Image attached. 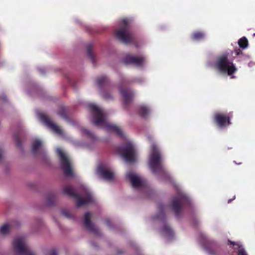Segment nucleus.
I'll use <instances>...</instances> for the list:
<instances>
[{"instance_id":"44","label":"nucleus","mask_w":255,"mask_h":255,"mask_svg":"<svg viewBox=\"0 0 255 255\" xmlns=\"http://www.w3.org/2000/svg\"><path fill=\"white\" fill-rule=\"evenodd\" d=\"M60 214H61V215H64V210H61L60 211Z\"/></svg>"},{"instance_id":"7","label":"nucleus","mask_w":255,"mask_h":255,"mask_svg":"<svg viewBox=\"0 0 255 255\" xmlns=\"http://www.w3.org/2000/svg\"><path fill=\"white\" fill-rule=\"evenodd\" d=\"M118 151L127 162L132 163L135 161V150L131 142H127L124 145L119 147Z\"/></svg>"},{"instance_id":"23","label":"nucleus","mask_w":255,"mask_h":255,"mask_svg":"<svg viewBox=\"0 0 255 255\" xmlns=\"http://www.w3.org/2000/svg\"><path fill=\"white\" fill-rule=\"evenodd\" d=\"M56 153L59 159L60 168L64 170V152L62 149L57 147L56 148Z\"/></svg>"},{"instance_id":"18","label":"nucleus","mask_w":255,"mask_h":255,"mask_svg":"<svg viewBox=\"0 0 255 255\" xmlns=\"http://www.w3.org/2000/svg\"><path fill=\"white\" fill-rule=\"evenodd\" d=\"M58 194L54 193H51L47 194L45 198V204L48 206H53L58 201Z\"/></svg>"},{"instance_id":"37","label":"nucleus","mask_w":255,"mask_h":255,"mask_svg":"<svg viewBox=\"0 0 255 255\" xmlns=\"http://www.w3.org/2000/svg\"><path fill=\"white\" fill-rule=\"evenodd\" d=\"M64 118H65V121L70 123V119L69 118V117L67 116V115L66 114V113H65V117H64Z\"/></svg>"},{"instance_id":"32","label":"nucleus","mask_w":255,"mask_h":255,"mask_svg":"<svg viewBox=\"0 0 255 255\" xmlns=\"http://www.w3.org/2000/svg\"><path fill=\"white\" fill-rule=\"evenodd\" d=\"M238 255H248L245 251V250L243 249H240L238 251Z\"/></svg>"},{"instance_id":"10","label":"nucleus","mask_w":255,"mask_h":255,"mask_svg":"<svg viewBox=\"0 0 255 255\" xmlns=\"http://www.w3.org/2000/svg\"><path fill=\"white\" fill-rule=\"evenodd\" d=\"M37 117L39 120L52 132L58 135L62 134V131L59 127L54 123L46 115L38 113Z\"/></svg>"},{"instance_id":"46","label":"nucleus","mask_w":255,"mask_h":255,"mask_svg":"<svg viewBox=\"0 0 255 255\" xmlns=\"http://www.w3.org/2000/svg\"><path fill=\"white\" fill-rule=\"evenodd\" d=\"M254 35H255V33H254Z\"/></svg>"},{"instance_id":"24","label":"nucleus","mask_w":255,"mask_h":255,"mask_svg":"<svg viewBox=\"0 0 255 255\" xmlns=\"http://www.w3.org/2000/svg\"><path fill=\"white\" fill-rule=\"evenodd\" d=\"M138 112L140 117L145 118L149 113V110L145 106H140L138 108Z\"/></svg>"},{"instance_id":"21","label":"nucleus","mask_w":255,"mask_h":255,"mask_svg":"<svg viewBox=\"0 0 255 255\" xmlns=\"http://www.w3.org/2000/svg\"><path fill=\"white\" fill-rule=\"evenodd\" d=\"M162 232L163 235L168 238H172L174 233L171 228L166 224H164L162 228Z\"/></svg>"},{"instance_id":"28","label":"nucleus","mask_w":255,"mask_h":255,"mask_svg":"<svg viewBox=\"0 0 255 255\" xmlns=\"http://www.w3.org/2000/svg\"><path fill=\"white\" fill-rule=\"evenodd\" d=\"M238 44L241 48H246L248 46V41L246 37H242L239 40Z\"/></svg>"},{"instance_id":"14","label":"nucleus","mask_w":255,"mask_h":255,"mask_svg":"<svg viewBox=\"0 0 255 255\" xmlns=\"http://www.w3.org/2000/svg\"><path fill=\"white\" fill-rule=\"evenodd\" d=\"M127 178L129 180L132 187L134 188L139 189L144 186V181L133 173H128L127 175Z\"/></svg>"},{"instance_id":"9","label":"nucleus","mask_w":255,"mask_h":255,"mask_svg":"<svg viewBox=\"0 0 255 255\" xmlns=\"http://www.w3.org/2000/svg\"><path fill=\"white\" fill-rule=\"evenodd\" d=\"M190 203L189 199L182 194H179L172 199L171 208L177 217H179L181 214L182 207Z\"/></svg>"},{"instance_id":"42","label":"nucleus","mask_w":255,"mask_h":255,"mask_svg":"<svg viewBox=\"0 0 255 255\" xmlns=\"http://www.w3.org/2000/svg\"><path fill=\"white\" fill-rule=\"evenodd\" d=\"M64 214H65V217H68L69 216V213L68 211L65 210Z\"/></svg>"},{"instance_id":"3","label":"nucleus","mask_w":255,"mask_h":255,"mask_svg":"<svg viewBox=\"0 0 255 255\" xmlns=\"http://www.w3.org/2000/svg\"><path fill=\"white\" fill-rule=\"evenodd\" d=\"M14 255H35L32 251L27 245L24 238L18 237L12 242ZM45 255H57L56 252L52 250L48 252Z\"/></svg>"},{"instance_id":"17","label":"nucleus","mask_w":255,"mask_h":255,"mask_svg":"<svg viewBox=\"0 0 255 255\" xmlns=\"http://www.w3.org/2000/svg\"><path fill=\"white\" fill-rule=\"evenodd\" d=\"M120 91L123 97L124 104L128 105L130 104L133 98L134 95L133 92L127 88H123L122 87L120 88Z\"/></svg>"},{"instance_id":"41","label":"nucleus","mask_w":255,"mask_h":255,"mask_svg":"<svg viewBox=\"0 0 255 255\" xmlns=\"http://www.w3.org/2000/svg\"><path fill=\"white\" fill-rule=\"evenodd\" d=\"M231 245H233V246H239V245L237 244H236L235 243L233 242H232V241H229Z\"/></svg>"},{"instance_id":"2","label":"nucleus","mask_w":255,"mask_h":255,"mask_svg":"<svg viewBox=\"0 0 255 255\" xmlns=\"http://www.w3.org/2000/svg\"><path fill=\"white\" fill-rule=\"evenodd\" d=\"M234 53L236 56H238L242 54V51L240 49H237L234 51L223 53L217 58L215 64V67L221 72H227L229 75L234 74L237 69L233 64V59L230 58Z\"/></svg>"},{"instance_id":"36","label":"nucleus","mask_w":255,"mask_h":255,"mask_svg":"<svg viewBox=\"0 0 255 255\" xmlns=\"http://www.w3.org/2000/svg\"><path fill=\"white\" fill-rule=\"evenodd\" d=\"M42 221L41 220H39L38 221V223H37V225H35V226L34 227V228L37 230V226H40L41 225H42Z\"/></svg>"},{"instance_id":"31","label":"nucleus","mask_w":255,"mask_h":255,"mask_svg":"<svg viewBox=\"0 0 255 255\" xmlns=\"http://www.w3.org/2000/svg\"><path fill=\"white\" fill-rule=\"evenodd\" d=\"M14 138H15V142H16V145L18 147H21L22 144H21V142L20 139L19 138L18 135H15L14 136Z\"/></svg>"},{"instance_id":"30","label":"nucleus","mask_w":255,"mask_h":255,"mask_svg":"<svg viewBox=\"0 0 255 255\" xmlns=\"http://www.w3.org/2000/svg\"><path fill=\"white\" fill-rule=\"evenodd\" d=\"M65 82L66 81L70 85L72 86L73 87H75V83L74 81L72 79L68 76H67L65 74Z\"/></svg>"},{"instance_id":"27","label":"nucleus","mask_w":255,"mask_h":255,"mask_svg":"<svg viewBox=\"0 0 255 255\" xmlns=\"http://www.w3.org/2000/svg\"><path fill=\"white\" fill-rule=\"evenodd\" d=\"M9 232V226L7 224H4L0 227V235L6 236Z\"/></svg>"},{"instance_id":"25","label":"nucleus","mask_w":255,"mask_h":255,"mask_svg":"<svg viewBox=\"0 0 255 255\" xmlns=\"http://www.w3.org/2000/svg\"><path fill=\"white\" fill-rule=\"evenodd\" d=\"M93 46L91 44H89L87 46V54L88 57L92 62L93 64L96 65L95 57L94 54L92 52Z\"/></svg>"},{"instance_id":"45","label":"nucleus","mask_w":255,"mask_h":255,"mask_svg":"<svg viewBox=\"0 0 255 255\" xmlns=\"http://www.w3.org/2000/svg\"><path fill=\"white\" fill-rule=\"evenodd\" d=\"M232 200H233V199H229V200H228V202L229 203H231V201H232Z\"/></svg>"},{"instance_id":"8","label":"nucleus","mask_w":255,"mask_h":255,"mask_svg":"<svg viewBox=\"0 0 255 255\" xmlns=\"http://www.w3.org/2000/svg\"><path fill=\"white\" fill-rule=\"evenodd\" d=\"M65 194H67L70 197L76 199V206L77 207L88 204L93 201V197L90 194L88 193L84 198H82L71 187L65 186Z\"/></svg>"},{"instance_id":"40","label":"nucleus","mask_w":255,"mask_h":255,"mask_svg":"<svg viewBox=\"0 0 255 255\" xmlns=\"http://www.w3.org/2000/svg\"><path fill=\"white\" fill-rule=\"evenodd\" d=\"M3 158V152L1 150H0V161L2 160Z\"/></svg>"},{"instance_id":"6","label":"nucleus","mask_w":255,"mask_h":255,"mask_svg":"<svg viewBox=\"0 0 255 255\" xmlns=\"http://www.w3.org/2000/svg\"><path fill=\"white\" fill-rule=\"evenodd\" d=\"M32 150L33 154L35 156H38L44 164L47 166L50 165L51 161L50 158L41 140L35 139L33 141L32 143Z\"/></svg>"},{"instance_id":"22","label":"nucleus","mask_w":255,"mask_h":255,"mask_svg":"<svg viewBox=\"0 0 255 255\" xmlns=\"http://www.w3.org/2000/svg\"><path fill=\"white\" fill-rule=\"evenodd\" d=\"M109 83V79L105 76H102L97 80L96 84L98 87L102 88Z\"/></svg>"},{"instance_id":"33","label":"nucleus","mask_w":255,"mask_h":255,"mask_svg":"<svg viewBox=\"0 0 255 255\" xmlns=\"http://www.w3.org/2000/svg\"><path fill=\"white\" fill-rule=\"evenodd\" d=\"M105 222L107 226H108L109 227H112V222L110 219H105Z\"/></svg>"},{"instance_id":"35","label":"nucleus","mask_w":255,"mask_h":255,"mask_svg":"<svg viewBox=\"0 0 255 255\" xmlns=\"http://www.w3.org/2000/svg\"><path fill=\"white\" fill-rule=\"evenodd\" d=\"M38 70L41 74L44 75L45 73V70L44 68H38Z\"/></svg>"},{"instance_id":"1","label":"nucleus","mask_w":255,"mask_h":255,"mask_svg":"<svg viewBox=\"0 0 255 255\" xmlns=\"http://www.w3.org/2000/svg\"><path fill=\"white\" fill-rule=\"evenodd\" d=\"M89 108L93 116L92 122L94 125L102 126L107 131L114 132L118 136L123 137L124 134L122 129L116 125L108 123L101 109L93 104H90Z\"/></svg>"},{"instance_id":"13","label":"nucleus","mask_w":255,"mask_h":255,"mask_svg":"<svg viewBox=\"0 0 255 255\" xmlns=\"http://www.w3.org/2000/svg\"><path fill=\"white\" fill-rule=\"evenodd\" d=\"M126 65H133L136 66H141L145 62V58L143 56H132L127 55L123 60Z\"/></svg>"},{"instance_id":"15","label":"nucleus","mask_w":255,"mask_h":255,"mask_svg":"<svg viewBox=\"0 0 255 255\" xmlns=\"http://www.w3.org/2000/svg\"><path fill=\"white\" fill-rule=\"evenodd\" d=\"M205 249L210 255H220L222 251L220 247L215 242L207 240Z\"/></svg>"},{"instance_id":"11","label":"nucleus","mask_w":255,"mask_h":255,"mask_svg":"<svg viewBox=\"0 0 255 255\" xmlns=\"http://www.w3.org/2000/svg\"><path fill=\"white\" fill-rule=\"evenodd\" d=\"M232 117L230 114L217 113L214 116L213 121L219 128H226L231 124Z\"/></svg>"},{"instance_id":"4","label":"nucleus","mask_w":255,"mask_h":255,"mask_svg":"<svg viewBox=\"0 0 255 255\" xmlns=\"http://www.w3.org/2000/svg\"><path fill=\"white\" fill-rule=\"evenodd\" d=\"M115 36L126 44L135 42V38L133 34L130 31V25L128 19L122 20L120 27L115 32Z\"/></svg>"},{"instance_id":"16","label":"nucleus","mask_w":255,"mask_h":255,"mask_svg":"<svg viewBox=\"0 0 255 255\" xmlns=\"http://www.w3.org/2000/svg\"><path fill=\"white\" fill-rule=\"evenodd\" d=\"M75 176L76 173L73 168L72 161L65 153V177L74 178Z\"/></svg>"},{"instance_id":"34","label":"nucleus","mask_w":255,"mask_h":255,"mask_svg":"<svg viewBox=\"0 0 255 255\" xmlns=\"http://www.w3.org/2000/svg\"><path fill=\"white\" fill-rule=\"evenodd\" d=\"M103 97L104 99H107V100L110 99L112 98L111 95L108 94L106 93H103Z\"/></svg>"},{"instance_id":"19","label":"nucleus","mask_w":255,"mask_h":255,"mask_svg":"<svg viewBox=\"0 0 255 255\" xmlns=\"http://www.w3.org/2000/svg\"><path fill=\"white\" fill-rule=\"evenodd\" d=\"M98 172L100 174L103 178L107 180H111L114 178V173L107 168L100 167L98 169Z\"/></svg>"},{"instance_id":"26","label":"nucleus","mask_w":255,"mask_h":255,"mask_svg":"<svg viewBox=\"0 0 255 255\" xmlns=\"http://www.w3.org/2000/svg\"><path fill=\"white\" fill-rule=\"evenodd\" d=\"M205 37V34L201 31H195L193 32L191 38L193 40H200L203 39Z\"/></svg>"},{"instance_id":"12","label":"nucleus","mask_w":255,"mask_h":255,"mask_svg":"<svg viewBox=\"0 0 255 255\" xmlns=\"http://www.w3.org/2000/svg\"><path fill=\"white\" fill-rule=\"evenodd\" d=\"M91 213L87 212L85 214L83 219V225L88 231L96 236H100L101 233L98 229L91 221Z\"/></svg>"},{"instance_id":"43","label":"nucleus","mask_w":255,"mask_h":255,"mask_svg":"<svg viewBox=\"0 0 255 255\" xmlns=\"http://www.w3.org/2000/svg\"><path fill=\"white\" fill-rule=\"evenodd\" d=\"M123 253V252L121 251V250H118L117 251V254H119V255L122 254Z\"/></svg>"},{"instance_id":"29","label":"nucleus","mask_w":255,"mask_h":255,"mask_svg":"<svg viewBox=\"0 0 255 255\" xmlns=\"http://www.w3.org/2000/svg\"><path fill=\"white\" fill-rule=\"evenodd\" d=\"M81 131H82V132L83 134L87 135V136H88L91 138H94V134L89 130L83 128L81 129Z\"/></svg>"},{"instance_id":"39","label":"nucleus","mask_w":255,"mask_h":255,"mask_svg":"<svg viewBox=\"0 0 255 255\" xmlns=\"http://www.w3.org/2000/svg\"><path fill=\"white\" fill-rule=\"evenodd\" d=\"M1 99L2 100H3V101H7V98H6V97L5 95H2L1 96Z\"/></svg>"},{"instance_id":"5","label":"nucleus","mask_w":255,"mask_h":255,"mask_svg":"<svg viewBox=\"0 0 255 255\" xmlns=\"http://www.w3.org/2000/svg\"><path fill=\"white\" fill-rule=\"evenodd\" d=\"M162 161L161 155L158 148L155 145H152L149 159V166L153 173L165 172Z\"/></svg>"},{"instance_id":"20","label":"nucleus","mask_w":255,"mask_h":255,"mask_svg":"<svg viewBox=\"0 0 255 255\" xmlns=\"http://www.w3.org/2000/svg\"><path fill=\"white\" fill-rule=\"evenodd\" d=\"M158 209L159 211V213L155 216V219L158 220H160L164 223L166 220V216L164 213L165 206L162 204H159L158 206Z\"/></svg>"},{"instance_id":"38","label":"nucleus","mask_w":255,"mask_h":255,"mask_svg":"<svg viewBox=\"0 0 255 255\" xmlns=\"http://www.w3.org/2000/svg\"><path fill=\"white\" fill-rule=\"evenodd\" d=\"M57 114L60 115V116H61L62 117H64V112L63 111V110H62L61 111L59 112H58L57 113Z\"/></svg>"}]
</instances>
